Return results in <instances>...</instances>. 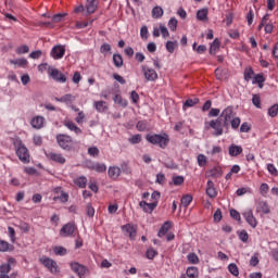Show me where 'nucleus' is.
Instances as JSON below:
<instances>
[{"mask_svg":"<svg viewBox=\"0 0 278 278\" xmlns=\"http://www.w3.org/2000/svg\"><path fill=\"white\" fill-rule=\"evenodd\" d=\"M146 139L151 144H159L161 149H166L168 147V142H170V139L168 138L167 134L163 135H147Z\"/></svg>","mask_w":278,"mask_h":278,"instance_id":"1","label":"nucleus"},{"mask_svg":"<svg viewBox=\"0 0 278 278\" xmlns=\"http://www.w3.org/2000/svg\"><path fill=\"white\" fill-rule=\"evenodd\" d=\"M56 142L61 149L64 151H73L75 149V143L73 142V138L68 135H58Z\"/></svg>","mask_w":278,"mask_h":278,"instance_id":"2","label":"nucleus"},{"mask_svg":"<svg viewBox=\"0 0 278 278\" xmlns=\"http://www.w3.org/2000/svg\"><path fill=\"white\" fill-rule=\"evenodd\" d=\"M233 116H235L233 108L231 106L226 108L220 114V118H224L223 127H229V125H231V122L235 118Z\"/></svg>","mask_w":278,"mask_h":278,"instance_id":"3","label":"nucleus"},{"mask_svg":"<svg viewBox=\"0 0 278 278\" xmlns=\"http://www.w3.org/2000/svg\"><path fill=\"white\" fill-rule=\"evenodd\" d=\"M16 155L23 162L24 164H29V150L23 144L20 143L17 150H16Z\"/></svg>","mask_w":278,"mask_h":278,"instance_id":"4","label":"nucleus"},{"mask_svg":"<svg viewBox=\"0 0 278 278\" xmlns=\"http://www.w3.org/2000/svg\"><path fill=\"white\" fill-rule=\"evenodd\" d=\"M72 270L78 275L79 278L86 277V275H90V270L85 265L79 263H72L71 264Z\"/></svg>","mask_w":278,"mask_h":278,"instance_id":"5","label":"nucleus"},{"mask_svg":"<svg viewBox=\"0 0 278 278\" xmlns=\"http://www.w3.org/2000/svg\"><path fill=\"white\" fill-rule=\"evenodd\" d=\"M64 53H66V46L56 45L52 48L50 55L53 60H62Z\"/></svg>","mask_w":278,"mask_h":278,"instance_id":"6","label":"nucleus"},{"mask_svg":"<svg viewBox=\"0 0 278 278\" xmlns=\"http://www.w3.org/2000/svg\"><path fill=\"white\" fill-rule=\"evenodd\" d=\"M223 123H224V117H218L217 119H213L210 122V127L212 129H215L214 136H223Z\"/></svg>","mask_w":278,"mask_h":278,"instance_id":"7","label":"nucleus"},{"mask_svg":"<svg viewBox=\"0 0 278 278\" xmlns=\"http://www.w3.org/2000/svg\"><path fill=\"white\" fill-rule=\"evenodd\" d=\"M75 229H77V226H75V224L67 223L61 228L60 236L62 238H68V236H73V233H75Z\"/></svg>","mask_w":278,"mask_h":278,"instance_id":"8","label":"nucleus"},{"mask_svg":"<svg viewBox=\"0 0 278 278\" xmlns=\"http://www.w3.org/2000/svg\"><path fill=\"white\" fill-rule=\"evenodd\" d=\"M39 262H41V264H43V266H46L47 269L50 270V273H58V263L50 258V257H45V258H40Z\"/></svg>","mask_w":278,"mask_h":278,"instance_id":"9","label":"nucleus"},{"mask_svg":"<svg viewBox=\"0 0 278 278\" xmlns=\"http://www.w3.org/2000/svg\"><path fill=\"white\" fill-rule=\"evenodd\" d=\"M49 75L50 77H52V79H54V81H60V84H66V76L60 73L58 68H49Z\"/></svg>","mask_w":278,"mask_h":278,"instance_id":"10","label":"nucleus"},{"mask_svg":"<svg viewBox=\"0 0 278 278\" xmlns=\"http://www.w3.org/2000/svg\"><path fill=\"white\" fill-rule=\"evenodd\" d=\"M142 73L147 81H155L157 79V72L153 68L142 66Z\"/></svg>","mask_w":278,"mask_h":278,"instance_id":"11","label":"nucleus"},{"mask_svg":"<svg viewBox=\"0 0 278 278\" xmlns=\"http://www.w3.org/2000/svg\"><path fill=\"white\" fill-rule=\"evenodd\" d=\"M46 157H48V160H51L52 162H56V164H65L66 163V159L64 156H62V154H60V153L46 152Z\"/></svg>","mask_w":278,"mask_h":278,"instance_id":"12","label":"nucleus"},{"mask_svg":"<svg viewBox=\"0 0 278 278\" xmlns=\"http://www.w3.org/2000/svg\"><path fill=\"white\" fill-rule=\"evenodd\" d=\"M247 223L255 229L257 227V219L253 216V211L249 210L243 213Z\"/></svg>","mask_w":278,"mask_h":278,"instance_id":"13","label":"nucleus"},{"mask_svg":"<svg viewBox=\"0 0 278 278\" xmlns=\"http://www.w3.org/2000/svg\"><path fill=\"white\" fill-rule=\"evenodd\" d=\"M139 206L142 207L143 212L151 214L153 213V210L157 207V201H154L152 203H147V201H141L139 203Z\"/></svg>","mask_w":278,"mask_h":278,"instance_id":"14","label":"nucleus"},{"mask_svg":"<svg viewBox=\"0 0 278 278\" xmlns=\"http://www.w3.org/2000/svg\"><path fill=\"white\" fill-rule=\"evenodd\" d=\"M206 194L210 199H216L218 192H216V188L214 187V181L208 180L206 184Z\"/></svg>","mask_w":278,"mask_h":278,"instance_id":"15","label":"nucleus"},{"mask_svg":"<svg viewBox=\"0 0 278 278\" xmlns=\"http://www.w3.org/2000/svg\"><path fill=\"white\" fill-rule=\"evenodd\" d=\"M94 12H97V0H90L83 14L84 16H90V14H94Z\"/></svg>","mask_w":278,"mask_h":278,"instance_id":"16","label":"nucleus"},{"mask_svg":"<svg viewBox=\"0 0 278 278\" xmlns=\"http://www.w3.org/2000/svg\"><path fill=\"white\" fill-rule=\"evenodd\" d=\"M43 125H45V117L42 116H36L31 119V127H34V129H42Z\"/></svg>","mask_w":278,"mask_h":278,"instance_id":"17","label":"nucleus"},{"mask_svg":"<svg viewBox=\"0 0 278 278\" xmlns=\"http://www.w3.org/2000/svg\"><path fill=\"white\" fill-rule=\"evenodd\" d=\"M122 229L128 233L130 240H134L136 236V227L131 226L130 224H126L122 226Z\"/></svg>","mask_w":278,"mask_h":278,"instance_id":"18","label":"nucleus"},{"mask_svg":"<svg viewBox=\"0 0 278 278\" xmlns=\"http://www.w3.org/2000/svg\"><path fill=\"white\" fill-rule=\"evenodd\" d=\"M241 153L242 147L236 144H231L229 147V155H231V157H238V155H240Z\"/></svg>","mask_w":278,"mask_h":278,"instance_id":"19","label":"nucleus"},{"mask_svg":"<svg viewBox=\"0 0 278 278\" xmlns=\"http://www.w3.org/2000/svg\"><path fill=\"white\" fill-rule=\"evenodd\" d=\"M170 227H172L170 222H165L159 230V233H157L159 238H162L163 236H166V233H168Z\"/></svg>","mask_w":278,"mask_h":278,"instance_id":"20","label":"nucleus"},{"mask_svg":"<svg viewBox=\"0 0 278 278\" xmlns=\"http://www.w3.org/2000/svg\"><path fill=\"white\" fill-rule=\"evenodd\" d=\"M220 49V40L218 38L214 39V41L211 43L210 47V54L211 55H216V51H219Z\"/></svg>","mask_w":278,"mask_h":278,"instance_id":"21","label":"nucleus"},{"mask_svg":"<svg viewBox=\"0 0 278 278\" xmlns=\"http://www.w3.org/2000/svg\"><path fill=\"white\" fill-rule=\"evenodd\" d=\"M119 175H121V168L119 167L113 166V167L109 168V177L111 179H118Z\"/></svg>","mask_w":278,"mask_h":278,"instance_id":"22","label":"nucleus"},{"mask_svg":"<svg viewBox=\"0 0 278 278\" xmlns=\"http://www.w3.org/2000/svg\"><path fill=\"white\" fill-rule=\"evenodd\" d=\"M256 211L262 212L263 214H270V208L268 207V204L264 201L258 202Z\"/></svg>","mask_w":278,"mask_h":278,"instance_id":"23","label":"nucleus"},{"mask_svg":"<svg viewBox=\"0 0 278 278\" xmlns=\"http://www.w3.org/2000/svg\"><path fill=\"white\" fill-rule=\"evenodd\" d=\"M66 16H68V13H58L52 15L51 17V23H62L64 21V18H66Z\"/></svg>","mask_w":278,"mask_h":278,"instance_id":"24","label":"nucleus"},{"mask_svg":"<svg viewBox=\"0 0 278 278\" xmlns=\"http://www.w3.org/2000/svg\"><path fill=\"white\" fill-rule=\"evenodd\" d=\"M164 16V9L162 7H154L152 9V18H162Z\"/></svg>","mask_w":278,"mask_h":278,"instance_id":"25","label":"nucleus"},{"mask_svg":"<svg viewBox=\"0 0 278 278\" xmlns=\"http://www.w3.org/2000/svg\"><path fill=\"white\" fill-rule=\"evenodd\" d=\"M194 105H199V98L187 99L182 105V110H186L187 108H194Z\"/></svg>","mask_w":278,"mask_h":278,"instance_id":"26","label":"nucleus"},{"mask_svg":"<svg viewBox=\"0 0 278 278\" xmlns=\"http://www.w3.org/2000/svg\"><path fill=\"white\" fill-rule=\"evenodd\" d=\"M207 14H208V10L207 9H201L197 12V18L198 21H202L205 22L207 21Z\"/></svg>","mask_w":278,"mask_h":278,"instance_id":"27","label":"nucleus"},{"mask_svg":"<svg viewBox=\"0 0 278 278\" xmlns=\"http://www.w3.org/2000/svg\"><path fill=\"white\" fill-rule=\"evenodd\" d=\"M113 64L116 66V68H121L123 66V55L118 53L113 54Z\"/></svg>","mask_w":278,"mask_h":278,"instance_id":"28","label":"nucleus"},{"mask_svg":"<svg viewBox=\"0 0 278 278\" xmlns=\"http://www.w3.org/2000/svg\"><path fill=\"white\" fill-rule=\"evenodd\" d=\"M264 81H266V78H264V74H257L254 76L253 84H257L258 88H264Z\"/></svg>","mask_w":278,"mask_h":278,"instance_id":"29","label":"nucleus"},{"mask_svg":"<svg viewBox=\"0 0 278 278\" xmlns=\"http://www.w3.org/2000/svg\"><path fill=\"white\" fill-rule=\"evenodd\" d=\"M74 96L71 93H67L61 98H55V101H59V103H72V101L74 100Z\"/></svg>","mask_w":278,"mask_h":278,"instance_id":"30","label":"nucleus"},{"mask_svg":"<svg viewBox=\"0 0 278 278\" xmlns=\"http://www.w3.org/2000/svg\"><path fill=\"white\" fill-rule=\"evenodd\" d=\"M228 270L230 275H233V277H238V275H240V269L238 268V265H236V263L229 264Z\"/></svg>","mask_w":278,"mask_h":278,"instance_id":"31","label":"nucleus"},{"mask_svg":"<svg viewBox=\"0 0 278 278\" xmlns=\"http://www.w3.org/2000/svg\"><path fill=\"white\" fill-rule=\"evenodd\" d=\"M65 127L70 129V131H75V134H81V129L75 125L73 122H65Z\"/></svg>","mask_w":278,"mask_h":278,"instance_id":"32","label":"nucleus"},{"mask_svg":"<svg viewBox=\"0 0 278 278\" xmlns=\"http://www.w3.org/2000/svg\"><path fill=\"white\" fill-rule=\"evenodd\" d=\"M74 184L78 186V188H86V184H88V179L85 176H80L79 178L74 180Z\"/></svg>","mask_w":278,"mask_h":278,"instance_id":"33","label":"nucleus"},{"mask_svg":"<svg viewBox=\"0 0 278 278\" xmlns=\"http://www.w3.org/2000/svg\"><path fill=\"white\" fill-rule=\"evenodd\" d=\"M187 277L199 278V269L197 267H189L187 269Z\"/></svg>","mask_w":278,"mask_h":278,"instance_id":"34","label":"nucleus"},{"mask_svg":"<svg viewBox=\"0 0 278 278\" xmlns=\"http://www.w3.org/2000/svg\"><path fill=\"white\" fill-rule=\"evenodd\" d=\"M179 47V43L177 41H167L166 42V49L168 53H175V49Z\"/></svg>","mask_w":278,"mask_h":278,"instance_id":"35","label":"nucleus"},{"mask_svg":"<svg viewBox=\"0 0 278 278\" xmlns=\"http://www.w3.org/2000/svg\"><path fill=\"white\" fill-rule=\"evenodd\" d=\"M244 80L251 81L253 79V75H255V72H253V67H248L244 70Z\"/></svg>","mask_w":278,"mask_h":278,"instance_id":"36","label":"nucleus"},{"mask_svg":"<svg viewBox=\"0 0 278 278\" xmlns=\"http://www.w3.org/2000/svg\"><path fill=\"white\" fill-rule=\"evenodd\" d=\"M60 201L61 203H67L68 202V193L61 191V194L53 198V201Z\"/></svg>","mask_w":278,"mask_h":278,"instance_id":"37","label":"nucleus"},{"mask_svg":"<svg viewBox=\"0 0 278 278\" xmlns=\"http://www.w3.org/2000/svg\"><path fill=\"white\" fill-rule=\"evenodd\" d=\"M10 64H14L15 66H27V59H16L10 60Z\"/></svg>","mask_w":278,"mask_h":278,"instance_id":"38","label":"nucleus"},{"mask_svg":"<svg viewBox=\"0 0 278 278\" xmlns=\"http://www.w3.org/2000/svg\"><path fill=\"white\" fill-rule=\"evenodd\" d=\"M230 216L233 220H237L239 225H242V218L240 217V213L236 211V208L230 210Z\"/></svg>","mask_w":278,"mask_h":278,"instance_id":"39","label":"nucleus"},{"mask_svg":"<svg viewBox=\"0 0 278 278\" xmlns=\"http://www.w3.org/2000/svg\"><path fill=\"white\" fill-rule=\"evenodd\" d=\"M227 72L220 67L215 70V77L216 79L223 80L224 77H227Z\"/></svg>","mask_w":278,"mask_h":278,"instance_id":"40","label":"nucleus"},{"mask_svg":"<svg viewBox=\"0 0 278 278\" xmlns=\"http://www.w3.org/2000/svg\"><path fill=\"white\" fill-rule=\"evenodd\" d=\"M192 203V195L191 194H186L181 198V205L185 207H188Z\"/></svg>","mask_w":278,"mask_h":278,"instance_id":"41","label":"nucleus"},{"mask_svg":"<svg viewBox=\"0 0 278 278\" xmlns=\"http://www.w3.org/2000/svg\"><path fill=\"white\" fill-rule=\"evenodd\" d=\"M15 53H17V55H23V53H29V46L24 45L16 48Z\"/></svg>","mask_w":278,"mask_h":278,"instance_id":"42","label":"nucleus"},{"mask_svg":"<svg viewBox=\"0 0 278 278\" xmlns=\"http://www.w3.org/2000/svg\"><path fill=\"white\" fill-rule=\"evenodd\" d=\"M10 270H12V266L10 265V263L0 266V275H8Z\"/></svg>","mask_w":278,"mask_h":278,"instance_id":"43","label":"nucleus"},{"mask_svg":"<svg viewBox=\"0 0 278 278\" xmlns=\"http://www.w3.org/2000/svg\"><path fill=\"white\" fill-rule=\"evenodd\" d=\"M92 169L96 170L97 173H105V170H108V167L105 166V164L97 163L96 165L92 166Z\"/></svg>","mask_w":278,"mask_h":278,"instance_id":"44","label":"nucleus"},{"mask_svg":"<svg viewBox=\"0 0 278 278\" xmlns=\"http://www.w3.org/2000/svg\"><path fill=\"white\" fill-rule=\"evenodd\" d=\"M189 264H199V256L195 253H190L187 256Z\"/></svg>","mask_w":278,"mask_h":278,"instance_id":"45","label":"nucleus"},{"mask_svg":"<svg viewBox=\"0 0 278 278\" xmlns=\"http://www.w3.org/2000/svg\"><path fill=\"white\" fill-rule=\"evenodd\" d=\"M115 103H118V105H122V108H127V100H123V97L121 94H116L114 97Z\"/></svg>","mask_w":278,"mask_h":278,"instance_id":"46","label":"nucleus"},{"mask_svg":"<svg viewBox=\"0 0 278 278\" xmlns=\"http://www.w3.org/2000/svg\"><path fill=\"white\" fill-rule=\"evenodd\" d=\"M177 25H178L177 18L172 17L168 22V27L170 31H177Z\"/></svg>","mask_w":278,"mask_h":278,"instance_id":"47","label":"nucleus"},{"mask_svg":"<svg viewBox=\"0 0 278 278\" xmlns=\"http://www.w3.org/2000/svg\"><path fill=\"white\" fill-rule=\"evenodd\" d=\"M94 105L98 112H103L104 110H108V106H105V101H98L94 103Z\"/></svg>","mask_w":278,"mask_h":278,"instance_id":"48","label":"nucleus"},{"mask_svg":"<svg viewBox=\"0 0 278 278\" xmlns=\"http://www.w3.org/2000/svg\"><path fill=\"white\" fill-rule=\"evenodd\" d=\"M215 223H220L223 220V211L220 208H217L213 216Z\"/></svg>","mask_w":278,"mask_h":278,"instance_id":"49","label":"nucleus"},{"mask_svg":"<svg viewBox=\"0 0 278 278\" xmlns=\"http://www.w3.org/2000/svg\"><path fill=\"white\" fill-rule=\"evenodd\" d=\"M268 114L271 118H275L278 114V104H274L273 106L269 108Z\"/></svg>","mask_w":278,"mask_h":278,"instance_id":"50","label":"nucleus"},{"mask_svg":"<svg viewBox=\"0 0 278 278\" xmlns=\"http://www.w3.org/2000/svg\"><path fill=\"white\" fill-rule=\"evenodd\" d=\"M252 103L255 105V108H262V99L260 98L258 94H254L252 98Z\"/></svg>","mask_w":278,"mask_h":278,"instance_id":"51","label":"nucleus"},{"mask_svg":"<svg viewBox=\"0 0 278 278\" xmlns=\"http://www.w3.org/2000/svg\"><path fill=\"white\" fill-rule=\"evenodd\" d=\"M186 179L184 176H174L173 177V184L174 186H181Z\"/></svg>","mask_w":278,"mask_h":278,"instance_id":"52","label":"nucleus"},{"mask_svg":"<svg viewBox=\"0 0 278 278\" xmlns=\"http://www.w3.org/2000/svg\"><path fill=\"white\" fill-rule=\"evenodd\" d=\"M155 255H157V251H155L153 248L148 249V251L146 252V257L148 260H153Z\"/></svg>","mask_w":278,"mask_h":278,"instance_id":"53","label":"nucleus"},{"mask_svg":"<svg viewBox=\"0 0 278 278\" xmlns=\"http://www.w3.org/2000/svg\"><path fill=\"white\" fill-rule=\"evenodd\" d=\"M198 164H199V166H205V164H207V156L204 154H199L198 155Z\"/></svg>","mask_w":278,"mask_h":278,"instance_id":"54","label":"nucleus"},{"mask_svg":"<svg viewBox=\"0 0 278 278\" xmlns=\"http://www.w3.org/2000/svg\"><path fill=\"white\" fill-rule=\"evenodd\" d=\"M53 252L55 255H66V249L64 247H54Z\"/></svg>","mask_w":278,"mask_h":278,"instance_id":"55","label":"nucleus"},{"mask_svg":"<svg viewBox=\"0 0 278 278\" xmlns=\"http://www.w3.org/2000/svg\"><path fill=\"white\" fill-rule=\"evenodd\" d=\"M267 170H268V173H270V175H273L274 177H278V170H277V167H275L274 164H268V165H267Z\"/></svg>","mask_w":278,"mask_h":278,"instance_id":"56","label":"nucleus"},{"mask_svg":"<svg viewBox=\"0 0 278 278\" xmlns=\"http://www.w3.org/2000/svg\"><path fill=\"white\" fill-rule=\"evenodd\" d=\"M86 214L89 216V218H92L94 216V207H92V204L88 203L86 206Z\"/></svg>","mask_w":278,"mask_h":278,"instance_id":"57","label":"nucleus"},{"mask_svg":"<svg viewBox=\"0 0 278 278\" xmlns=\"http://www.w3.org/2000/svg\"><path fill=\"white\" fill-rule=\"evenodd\" d=\"M112 51V46L110 43H103L100 47V53H110Z\"/></svg>","mask_w":278,"mask_h":278,"instance_id":"58","label":"nucleus"},{"mask_svg":"<svg viewBox=\"0 0 278 278\" xmlns=\"http://www.w3.org/2000/svg\"><path fill=\"white\" fill-rule=\"evenodd\" d=\"M10 249V243H8L4 240H0V251L2 253H5V251H8Z\"/></svg>","mask_w":278,"mask_h":278,"instance_id":"59","label":"nucleus"},{"mask_svg":"<svg viewBox=\"0 0 278 278\" xmlns=\"http://www.w3.org/2000/svg\"><path fill=\"white\" fill-rule=\"evenodd\" d=\"M142 140V137L140 135H134L130 139H129V142L131 144H138L140 143Z\"/></svg>","mask_w":278,"mask_h":278,"instance_id":"60","label":"nucleus"},{"mask_svg":"<svg viewBox=\"0 0 278 278\" xmlns=\"http://www.w3.org/2000/svg\"><path fill=\"white\" fill-rule=\"evenodd\" d=\"M230 125L232 129H238L240 127V117H233Z\"/></svg>","mask_w":278,"mask_h":278,"instance_id":"61","label":"nucleus"},{"mask_svg":"<svg viewBox=\"0 0 278 278\" xmlns=\"http://www.w3.org/2000/svg\"><path fill=\"white\" fill-rule=\"evenodd\" d=\"M41 55H42V51H41V50H36V51H33V52L29 54V58H30L31 60H38Z\"/></svg>","mask_w":278,"mask_h":278,"instance_id":"62","label":"nucleus"},{"mask_svg":"<svg viewBox=\"0 0 278 278\" xmlns=\"http://www.w3.org/2000/svg\"><path fill=\"white\" fill-rule=\"evenodd\" d=\"M239 238L241 242H248L249 241V233L247 232V230H242L239 233Z\"/></svg>","mask_w":278,"mask_h":278,"instance_id":"63","label":"nucleus"},{"mask_svg":"<svg viewBox=\"0 0 278 278\" xmlns=\"http://www.w3.org/2000/svg\"><path fill=\"white\" fill-rule=\"evenodd\" d=\"M88 153L89 155H91L92 157H97V155H99V148L97 147H91L88 149Z\"/></svg>","mask_w":278,"mask_h":278,"instance_id":"64","label":"nucleus"}]
</instances>
